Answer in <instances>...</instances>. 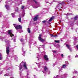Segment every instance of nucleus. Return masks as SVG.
Returning <instances> with one entry per match:
<instances>
[{
  "instance_id": "obj_1",
  "label": "nucleus",
  "mask_w": 78,
  "mask_h": 78,
  "mask_svg": "<svg viewBox=\"0 0 78 78\" xmlns=\"http://www.w3.org/2000/svg\"><path fill=\"white\" fill-rule=\"evenodd\" d=\"M23 65L25 69H26L27 75H29L30 74V71H29V70L27 66H28V65H27L26 62L22 61V62L20 63V65L19 70L20 72V75H21V73H22V71H23V69H22V66H23Z\"/></svg>"
},
{
  "instance_id": "obj_2",
  "label": "nucleus",
  "mask_w": 78,
  "mask_h": 78,
  "mask_svg": "<svg viewBox=\"0 0 78 78\" xmlns=\"http://www.w3.org/2000/svg\"><path fill=\"white\" fill-rule=\"evenodd\" d=\"M25 8V6L22 5L21 7V9H22V14H20V17H23L25 16V10H24V8Z\"/></svg>"
},
{
  "instance_id": "obj_3",
  "label": "nucleus",
  "mask_w": 78,
  "mask_h": 78,
  "mask_svg": "<svg viewBox=\"0 0 78 78\" xmlns=\"http://www.w3.org/2000/svg\"><path fill=\"white\" fill-rule=\"evenodd\" d=\"M30 2H35V3L36 4L35 5H36V6H33L32 5V6L34 8H37V7H39V4L37 3V2L36 1H35V0H30Z\"/></svg>"
},
{
  "instance_id": "obj_4",
  "label": "nucleus",
  "mask_w": 78,
  "mask_h": 78,
  "mask_svg": "<svg viewBox=\"0 0 78 78\" xmlns=\"http://www.w3.org/2000/svg\"><path fill=\"white\" fill-rule=\"evenodd\" d=\"M43 68H44V71H43V73H45V72H50V71L48 69L47 67L45 66H44Z\"/></svg>"
},
{
  "instance_id": "obj_5",
  "label": "nucleus",
  "mask_w": 78,
  "mask_h": 78,
  "mask_svg": "<svg viewBox=\"0 0 78 78\" xmlns=\"http://www.w3.org/2000/svg\"><path fill=\"white\" fill-rule=\"evenodd\" d=\"M11 31H12V30H8V33L9 36H10V37H14V34H12V33H11Z\"/></svg>"
},
{
  "instance_id": "obj_6",
  "label": "nucleus",
  "mask_w": 78,
  "mask_h": 78,
  "mask_svg": "<svg viewBox=\"0 0 78 78\" xmlns=\"http://www.w3.org/2000/svg\"><path fill=\"white\" fill-rule=\"evenodd\" d=\"M41 34H40L39 35L38 39L40 42H43L44 41H45V40L41 38Z\"/></svg>"
},
{
  "instance_id": "obj_7",
  "label": "nucleus",
  "mask_w": 78,
  "mask_h": 78,
  "mask_svg": "<svg viewBox=\"0 0 78 78\" xmlns=\"http://www.w3.org/2000/svg\"><path fill=\"white\" fill-rule=\"evenodd\" d=\"M6 51L7 53V55H8L9 53V46L6 47Z\"/></svg>"
},
{
  "instance_id": "obj_8",
  "label": "nucleus",
  "mask_w": 78,
  "mask_h": 78,
  "mask_svg": "<svg viewBox=\"0 0 78 78\" xmlns=\"http://www.w3.org/2000/svg\"><path fill=\"white\" fill-rule=\"evenodd\" d=\"M66 47L68 48V49H69L70 51H72V48H70L71 47V45H69L68 44H67L66 45Z\"/></svg>"
},
{
  "instance_id": "obj_9",
  "label": "nucleus",
  "mask_w": 78,
  "mask_h": 78,
  "mask_svg": "<svg viewBox=\"0 0 78 78\" xmlns=\"http://www.w3.org/2000/svg\"><path fill=\"white\" fill-rule=\"evenodd\" d=\"M66 47L68 48V49H69L70 51H72V48H70L71 47V45H69L68 44H67L66 45Z\"/></svg>"
},
{
  "instance_id": "obj_10",
  "label": "nucleus",
  "mask_w": 78,
  "mask_h": 78,
  "mask_svg": "<svg viewBox=\"0 0 78 78\" xmlns=\"http://www.w3.org/2000/svg\"><path fill=\"white\" fill-rule=\"evenodd\" d=\"M22 26L20 25H17L16 27V30H18V29H22Z\"/></svg>"
},
{
  "instance_id": "obj_11",
  "label": "nucleus",
  "mask_w": 78,
  "mask_h": 78,
  "mask_svg": "<svg viewBox=\"0 0 78 78\" xmlns=\"http://www.w3.org/2000/svg\"><path fill=\"white\" fill-rule=\"evenodd\" d=\"M44 59H45V60L48 61V56H47V55H44Z\"/></svg>"
},
{
  "instance_id": "obj_12",
  "label": "nucleus",
  "mask_w": 78,
  "mask_h": 78,
  "mask_svg": "<svg viewBox=\"0 0 78 78\" xmlns=\"http://www.w3.org/2000/svg\"><path fill=\"white\" fill-rule=\"evenodd\" d=\"M66 2V1H64L62 2H61L60 1H58V3L59 4V5H63V4H64L65 3V2Z\"/></svg>"
},
{
  "instance_id": "obj_13",
  "label": "nucleus",
  "mask_w": 78,
  "mask_h": 78,
  "mask_svg": "<svg viewBox=\"0 0 78 78\" xmlns=\"http://www.w3.org/2000/svg\"><path fill=\"white\" fill-rule=\"evenodd\" d=\"M5 6L6 8V9L7 10H9V9H10V8H9V5H7V4H6V5H5Z\"/></svg>"
},
{
  "instance_id": "obj_14",
  "label": "nucleus",
  "mask_w": 78,
  "mask_h": 78,
  "mask_svg": "<svg viewBox=\"0 0 78 78\" xmlns=\"http://www.w3.org/2000/svg\"><path fill=\"white\" fill-rule=\"evenodd\" d=\"M38 19V15H37L34 18V21H36Z\"/></svg>"
},
{
  "instance_id": "obj_15",
  "label": "nucleus",
  "mask_w": 78,
  "mask_h": 78,
  "mask_svg": "<svg viewBox=\"0 0 78 78\" xmlns=\"http://www.w3.org/2000/svg\"><path fill=\"white\" fill-rule=\"evenodd\" d=\"M65 15L66 16H69V15H73V14L72 13H68L67 14H65Z\"/></svg>"
},
{
  "instance_id": "obj_16",
  "label": "nucleus",
  "mask_w": 78,
  "mask_h": 78,
  "mask_svg": "<svg viewBox=\"0 0 78 78\" xmlns=\"http://www.w3.org/2000/svg\"><path fill=\"white\" fill-rule=\"evenodd\" d=\"M36 64H37V65L38 66L39 68H40V67L41 66V63H38L36 62Z\"/></svg>"
},
{
  "instance_id": "obj_17",
  "label": "nucleus",
  "mask_w": 78,
  "mask_h": 78,
  "mask_svg": "<svg viewBox=\"0 0 78 78\" xmlns=\"http://www.w3.org/2000/svg\"><path fill=\"white\" fill-rule=\"evenodd\" d=\"M69 63L67 62H65V65L66 66H68V65H69Z\"/></svg>"
},
{
  "instance_id": "obj_18",
  "label": "nucleus",
  "mask_w": 78,
  "mask_h": 78,
  "mask_svg": "<svg viewBox=\"0 0 78 78\" xmlns=\"http://www.w3.org/2000/svg\"><path fill=\"white\" fill-rule=\"evenodd\" d=\"M67 75H68L67 74H65L64 75H62V76H63L64 78H66V77H67Z\"/></svg>"
},
{
  "instance_id": "obj_19",
  "label": "nucleus",
  "mask_w": 78,
  "mask_h": 78,
  "mask_svg": "<svg viewBox=\"0 0 78 78\" xmlns=\"http://www.w3.org/2000/svg\"><path fill=\"white\" fill-rule=\"evenodd\" d=\"M55 43L59 44L60 42V41L59 40H55Z\"/></svg>"
},
{
  "instance_id": "obj_20",
  "label": "nucleus",
  "mask_w": 78,
  "mask_h": 78,
  "mask_svg": "<svg viewBox=\"0 0 78 78\" xmlns=\"http://www.w3.org/2000/svg\"><path fill=\"white\" fill-rule=\"evenodd\" d=\"M2 59H3V57H2V54L0 53V60H2Z\"/></svg>"
},
{
  "instance_id": "obj_21",
  "label": "nucleus",
  "mask_w": 78,
  "mask_h": 78,
  "mask_svg": "<svg viewBox=\"0 0 78 78\" xmlns=\"http://www.w3.org/2000/svg\"><path fill=\"white\" fill-rule=\"evenodd\" d=\"M51 37H56L57 35H54L53 34H51Z\"/></svg>"
},
{
  "instance_id": "obj_22",
  "label": "nucleus",
  "mask_w": 78,
  "mask_h": 78,
  "mask_svg": "<svg viewBox=\"0 0 78 78\" xmlns=\"http://www.w3.org/2000/svg\"><path fill=\"white\" fill-rule=\"evenodd\" d=\"M53 16H52L51 18H50L49 20V22H51L53 20Z\"/></svg>"
},
{
  "instance_id": "obj_23",
  "label": "nucleus",
  "mask_w": 78,
  "mask_h": 78,
  "mask_svg": "<svg viewBox=\"0 0 78 78\" xmlns=\"http://www.w3.org/2000/svg\"><path fill=\"white\" fill-rule=\"evenodd\" d=\"M67 66H66V65H63L62 66V68H63V69H66V67Z\"/></svg>"
},
{
  "instance_id": "obj_24",
  "label": "nucleus",
  "mask_w": 78,
  "mask_h": 78,
  "mask_svg": "<svg viewBox=\"0 0 78 78\" xmlns=\"http://www.w3.org/2000/svg\"><path fill=\"white\" fill-rule=\"evenodd\" d=\"M55 47H56L57 48H58V47H59V45L58 44L57 45H54Z\"/></svg>"
},
{
  "instance_id": "obj_25",
  "label": "nucleus",
  "mask_w": 78,
  "mask_h": 78,
  "mask_svg": "<svg viewBox=\"0 0 78 78\" xmlns=\"http://www.w3.org/2000/svg\"><path fill=\"white\" fill-rule=\"evenodd\" d=\"M27 31L29 33H31V31H30V28H28L27 29Z\"/></svg>"
},
{
  "instance_id": "obj_26",
  "label": "nucleus",
  "mask_w": 78,
  "mask_h": 78,
  "mask_svg": "<svg viewBox=\"0 0 78 78\" xmlns=\"http://www.w3.org/2000/svg\"><path fill=\"white\" fill-rule=\"evenodd\" d=\"M18 20L20 22H21V21H22V19L20 17L18 18Z\"/></svg>"
},
{
  "instance_id": "obj_27",
  "label": "nucleus",
  "mask_w": 78,
  "mask_h": 78,
  "mask_svg": "<svg viewBox=\"0 0 78 78\" xmlns=\"http://www.w3.org/2000/svg\"><path fill=\"white\" fill-rule=\"evenodd\" d=\"M14 37V36L13 37H13V38L12 39H13V41L14 42H16V38H15V37H14V38H13Z\"/></svg>"
},
{
  "instance_id": "obj_28",
  "label": "nucleus",
  "mask_w": 78,
  "mask_h": 78,
  "mask_svg": "<svg viewBox=\"0 0 78 78\" xmlns=\"http://www.w3.org/2000/svg\"><path fill=\"white\" fill-rule=\"evenodd\" d=\"M11 15L12 17H15V14H14L12 13Z\"/></svg>"
},
{
  "instance_id": "obj_29",
  "label": "nucleus",
  "mask_w": 78,
  "mask_h": 78,
  "mask_svg": "<svg viewBox=\"0 0 78 78\" xmlns=\"http://www.w3.org/2000/svg\"><path fill=\"white\" fill-rule=\"evenodd\" d=\"M0 39L2 40V41H3V39H5V38L2 37H0Z\"/></svg>"
},
{
  "instance_id": "obj_30",
  "label": "nucleus",
  "mask_w": 78,
  "mask_h": 78,
  "mask_svg": "<svg viewBox=\"0 0 78 78\" xmlns=\"http://www.w3.org/2000/svg\"><path fill=\"white\" fill-rule=\"evenodd\" d=\"M78 19V17L77 16H76L75 17H74V20H76L77 19Z\"/></svg>"
},
{
  "instance_id": "obj_31",
  "label": "nucleus",
  "mask_w": 78,
  "mask_h": 78,
  "mask_svg": "<svg viewBox=\"0 0 78 78\" xmlns=\"http://www.w3.org/2000/svg\"><path fill=\"white\" fill-rule=\"evenodd\" d=\"M70 24L71 25H73L74 24V23H73V22H70Z\"/></svg>"
},
{
  "instance_id": "obj_32",
  "label": "nucleus",
  "mask_w": 78,
  "mask_h": 78,
  "mask_svg": "<svg viewBox=\"0 0 78 78\" xmlns=\"http://www.w3.org/2000/svg\"><path fill=\"white\" fill-rule=\"evenodd\" d=\"M20 41L21 42H23V41H24V40L23 38H21L20 39Z\"/></svg>"
},
{
  "instance_id": "obj_33",
  "label": "nucleus",
  "mask_w": 78,
  "mask_h": 78,
  "mask_svg": "<svg viewBox=\"0 0 78 78\" xmlns=\"http://www.w3.org/2000/svg\"><path fill=\"white\" fill-rule=\"evenodd\" d=\"M22 51H23V53H24V54H25V51H23V47H22Z\"/></svg>"
},
{
  "instance_id": "obj_34",
  "label": "nucleus",
  "mask_w": 78,
  "mask_h": 78,
  "mask_svg": "<svg viewBox=\"0 0 78 78\" xmlns=\"http://www.w3.org/2000/svg\"><path fill=\"white\" fill-rule=\"evenodd\" d=\"M13 26L16 29V27H17V25H16V24H13Z\"/></svg>"
},
{
  "instance_id": "obj_35",
  "label": "nucleus",
  "mask_w": 78,
  "mask_h": 78,
  "mask_svg": "<svg viewBox=\"0 0 78 78\" xmlns=\"http://www.w3.org/2000/svg\"><path fill=\"white\" fill-rule=\"evenodd\" d=\"M77 73V71H75L73 72V74H74L75 73Z\"/></svg>"
},
{
  "instance_id": "obj_36",
  "label": "nucleus",
  "mask_w": 78,
  "mask_h": 78,
  "mask_svg": "<svg viewBox=\"0 0 78 78\" xmlns=\"http://www.w3.org/2000/svg\"><path fill=\"white\" fill-rule=\"evenodd\" d=\"M42 22L43 23H45V22H46V21L45 20H44L42 21Z\"/></svg>"
},
{
  "instance_id": "obj_37",
  "label": "nucleus",
  "mask_w": 78,
  "mask_h": 78,
  "mask_svg": "<svg viewBox=\"0 0 78 78\" xmlns=\"http://www.w3.org/2000/svg\"><path fill=\"white\" fill-rule=\"evenodd\" d=\"M41 46V47H42L43 48H44V47H45V45H43Z\"/></svg>"
},
{
  "instance_id": "obj_38",
  "label": "nucleus",
  "mask_w": 78,
  "mask_h": 78,
  "mask_svg": "<svg viewBox=\"0 0 78 78\" xmlns=\"http://www.w3.org/2000/svg\"><path fill=\"white\" fill-rule=\"evenodd\" d=\"M61 56H62V58H63V57H64V55H63L62 54H61Z\"/></svg>"
},
{
  "instance_id": "obj_39",
  "label": "nucleus",
  "mask_w": 78,
  "mask_h": 78,
  "mask_svg": "<svg viewBox=\"0 0 78 78\" xmlns=\"http://www.w3.org/2000/svg\"><path fill=\"white\" fill-rule=\"evenodd\" d=\"M75 58H78V55H76L75 57Z\"/></svg>"
},
{
  "instance_id": "obj_40",
  "label": "nucleus",
  "mask_w": 78,
  "mask_h": 78,
  "mask_svg": "<svg viewBox=\"0 0 78 78\" xmlns=\"http://www.w3.org/2000/svg\"><path fill=\"white\" fill-rule=\"evenodd\" d=\"M4 76H9V75H8V74H5Z\"/></svg>"
},
{
  "instance_id": "obj_41",
  "label": "nucleus",
  "mask_w": 78,
  "mask_h": 78,
  "mask_svg": "<svg viewBox=\"0 0 78 78\" xmlns=\"http://www.w3.org/2000/svg\"><path fill=\"white\" fill-rule=\"evenodd\" d=\"M53 53H56V51H53Z\"/></svg>"
},
{
  "instance_id": "obj_42",
  "label": "nucleus",
  "mask_w": 78,
  "mask_h": 78,
  "mask_svg": "<svg viewBox=\"0 0 78 78\" xmlns=\"http://www.w3.org/2000/svg\"><path fill=\"white\" fill-rule=\"evenodd\" d=\"M53 1L54 2H57V1H55V0H53Z\"/></svg>"
},
{
  "instance_id": "obj_43",
  "label": "nucleus",
  "mask_w": 78,
  "mask_h": 78,
  "mask_svg": "<svg viewBox=\"0 0 78 78\" xmlns=\"http://www.w3.org/2000/svg\"><path fill=\"white\" fill-rule=\"evenodd\" d=\"M70 55H69L68 57V58H69V59H70Z\"/></svg>"
},
{
  "instance_id": "obj_44",
  "label": "nucleus",
  "mask_w": 78,
  "mask_h": 78,
  "mask_svg": "<svg viewBox=\"0 0 78 78\" xmlns=\"http://www.w3.org/2000/svg\"><path fill=\"white\" fill-rule=\"evenodd\" d=\"M76 47L77 49H78V45L76 46Z\"/></svg>"
},
{
  "instance_id": "obj_45",
  "label": "nucleus",
  "mask_w": 78,
  "mask_h": 78,
  "mask_svg": "<svg viewBox=\"0 0 78 78\" xmlns=\"http://www.w3.org/2000/svg\"><path fill=\"white\" fill-rule=\"evenodd\" d=\"M14 57H15V58H17V56L16 55H15L14 56Z\"/></svg>"
},
{
  "instance_id": "obj_46",
  "label": "nucleus",
  "mask_w": 78,
  "mask_h": 78,
  "mask_svg": "<svg viewBox=\"0 0 78 78\" xmlns=\"http://www.w3.org/2000/svg\"><path fill=\"white\" fill-rule=\"evenodd\" d=\"M25 37V38H27V35H26Z\"/></svg>"
},
{
  "instance_id": "obj_47",
  "label": "nucleus",
  "mask_w": 78,
  "mask_h": 78,
  "mask_svg": "<svg viewBox=\"0 0 78 78\" xmlns=\"http://www.w3.org/2000/svg\"><path fill=\"white\" fill-rule=\"evenodd\" d=\"M22 32H23V30H22L21 32H19V33H22Z\"/></svg>"
},
{
  "instance_id": "obj_48",
  "label": "nucleus",
  "mask_w": 78,
  "mask_h": 78,
  "mask_svg": "<svg viewBox=\"0 0 78 78\" xmlns=\"http://www.w3.org/2000/svg\"><path fill=\"white\" fill-rule=\"evenodd\" d=\"M5 42H6V43H7V41H5Z\"/></svg>"
},
{
  "instance_id": "obj_49",
  "label": "nucleus",
  "mask_w": 78,
  "mask_h": 78,
  "mask_svg": "<svg viewBox=\"0 0 78 78\" xmlns=\"http://www.w3.org/2000/svg\"><path fill=\"white\" fill-rule=\"evenodd\" d=\"M66 19H69V18L68 17H67L66 18Z\"/></svg>"
},
{
  "instance_id": "obj_50",
  "label": "nucleus",
  "mask_w": 78,
  "mask_h": 78,
  "mask_svg": "<svg viewBox=\"0 0 78 78\" xmlns=\"http://www.w3.org/2000/svg\"><path fill=\"white\" fill-rule=\"evenodd\" d=\"M39 56H38L37 57V58H39Z\"/></svg>"
},
{
  "instance_id": "obj_51",
  "label": "nucleus",
  "mask_w": 78,
  "mask_h": 78,
  "mask_svg": "<svg viewBox=\"0 0 78 78\" xmlns=\"http://www.w3.org/2000/svg\"><path fill=\"white\" fill-rule=\"evenodd\" d=\"M34 44H37V43H35Z\"/></svg>"
},
{
  "instance_id": "obj_52",
  "label": "nucleus",
  "mask_w": 78,
  "mask_h": 78,
  "mask_svg": "<svg viewBox=\"0 0 78 78\" xmlns=\"http://www.w3.org/2000/svg\"><path fill=\"white\" fill-rule=\"evenodd\" d=\"M5 3H6V4L7 3V1H6V2H5Z\"/></svg>"
},
{
  "instance_id": "obj_53",
  "label": "nucleus",
  "mask_w": 78,
  "mask_h": 78,
  "mask_svg": "<svg viewBox=\"0 0 78 78\" xmlns=\"http://www.w3.org/2000/svg\"><path fill=\"white\" fill-rule=\"evenodd\" d=\"M29 45H30V43H29Z\"/></svg>"
},
{
  "instance_id": "obj_54",
  "label": "nucleus",
  "mask_w": 78,
  "mask_h": 78,
  "mask_svg": "<svg viewBox=\"0 0 78 78\" xmlns=\"http://www.w3.org/2000/svg\"><path fill=\"white\" fill-rule=\"evenodd\" d=\"M20 4H22V3H21L20 4V3H19V5H20Z\"/></svg>"
},
{
  "instance_id": "obj_55",
  "label": "nucleus",
  "mask_w": 78,
  "mask_h": 78,
  "mask_svg": "<svg viewBox=\"0 0 78 78\" xmlns=\"http://www.w3.org/2000/svg\"><path fill=\"white\" fill-rule=\"evenodd\" d=\"M75 78V76H74L73 77V78Z\"/></svg>"
},
{
  "instance_id": "obj_56",
  "label": "nucleus",
  "mask_w": 78,
  "mask_h": 78,
  "mask_svg": "<svg viewBox=\"0 0 78 78\" xmlns=\"http://www.w3.org/2000/svg\"><path fill=\"white\" fill-rule=\"evenodd\" d=\"M68 1H66V2H67V3H68Z\"/></svg>"
},
{
  "instance_id": "obj_57",
  "label": "nucleus",
  "mask_w": 78,
  "mask_h": 78,
  "mask_svg": "<svg viewBox=\"0 0 78 78\" xmlns=\"http://www.w3.org/2000/svg\"><path fill=\"white\" fill-rule=\"evenodd\" d=\"M60 70H62V69H61Z\"/></svg>"
},
{
  "instance_id": "obj_58",
  "label": "nucleus",
  "mask_w": 78,
  "mask_h": 78,
  "mask_svg": "<svg viewBox=\"0 0 78 78\" xmlns=\"http://www.w3.org/2000/svg\"><path fill=\"white\" fill-rule=\"evenodd\" d=\"M8 45H9V46H10V45L9 44H8Z\"/></svg>"
},
{
  "instance_id": "obj_59",
  "label": "nucleus",
  "mask_w": 78,
  "mask_h": 78,
  "mask_svg": "<svg viewBox=\"0 0 78 78\" xmlns=\"http://www.w3.org/2000/svg\"><path fill=\"white\" fill-rule=\"evenodd\" d=\"M23 56H25V55H23Z\"/></svg>"
},
{
  "instance_id": "obj_60",
  "label": "nucleus",
  "mask_w": 78,
  "mask_h": 78,
  "mask_svg": "<svg viewBox=\"0 0 78 78\" xmlns=\"http://www.w3.org/2000/svg\"><path fill=\"white\" fill-rule=\"evenodd\" d=\"M77 39V38H76V39Z\"/></svg>"
},
{
  "instance_id": "obj_61",
  "label": "nucleus",
  "mask_w": 78,
  "mask_h": 78,
  "mask_svg": "<svg viewBox=\"0 0 78 78\" xmlns=\"http://www.w3.org/2000/svg\"><path fill=\"white\" fill-rule=\"evenodd\" d=\"M38 50H39V48H38Z\"/></svg>"
},
{
  "instance_id": "obj_62",
  "label": "nucleus",
  "mask_w": 78,
  "mask_h": 78,
  "mask_svg": "<svg viewBox=\"0 0 78 78\" xmlns=\"http://www.w3.org/2000/svg\"><path fill=\"white\" fill-rule=\"evenodd\" d=\"M20 3H21V1H20Z\"/></svg>"
},
{
  "instance_id": "obj_63",
  "label": "nucleus",
  "mask_w": 78,
  "mask_h": 78,
  "mask_svg": "<svg viewBox=\"0 0 78 78\" xmlns=\"http://www.w3.org/2000/svg\"><path fill=\"white\" fill-rule=\"evenodd\" d=\"M27 78H28V77H27Z\"/></svg>"
},
{
  "instance_id": "obj_64",
  "label": "nucleus",
  "mask_w": 78,
  "mask_h": 78,
  "mask_svg": "<svg viewBox=\"0 0 78 78\" xmlns=\"http://www.w3.org/2000/svg\"><path fill=\"white\" fill-rule=\"evenodd\" d=\"M49 73H48V75H49Z\"/></svg>"
}]
</instances>
